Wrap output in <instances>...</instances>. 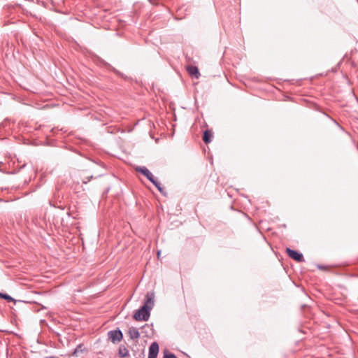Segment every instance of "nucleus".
Listing matches in <instances>:
<instances>
[{"mask_svg":"<svg viewBox=\"0 0 358 358\" xmlns=\"http://www.w3.org/2000/svg\"><path fill=\"white\" fill-rule=\"evenodd\" d=\"M150 316V310L146 306H142L139 310L134 313L133 317L136 321H148Z\"/></svg>","mask_w":358,"mask_h":358,"instance_id":"obj_1","label":"nucleus"},{"mask_svg":"<svg viewBox=\"0 0 358 358\" xmlns=\"http://www.w3.org/2000/svg\"><path fill=\"white\" fill-rule=\"evenodd\" d=\"M108 339L114 344L120 342L123 338L122 331L117 329L108 332Z\"/></svg>","mask_w":358,"mask_h":358,"instance_id":"obj_2","label":"nucleus"},{"mask_svg":"<svg viewBox=\"0 0 358 358\" xmlns=\"http://www.w3.org/2000/svg\"><path fill=\"white\" fill-rule=\"evenodd\" d=\"M286 252L289 257L296 260V262H304V258L303 257V255L301 253L299 252L298 251L292 250L289 248H287Z\"/></svg>","mask_w":358,"mask_h":358,"instance_id":"obj_3","label":"nucleus"},{"mask_svg":"<svg viewBox=\"0 0 358 358\" xmlns=\"http://www.w3.org/2000/svg\"><path fill=\"white\" fill-rule=\"evenodd\" d=\"M155 305V293L149 292L146 294L145 297V302L143 306H146L147 308L151 311Z\"/></svg>","mask_w":358,"mask_h":358,"instance_id":"obj_4","label":"nucleus"},{"mask_svg":"<svg viewBox=\"0 0 358 358\" xmlns=\"http://www.w3.org/2000/svg\"><path fill=\"white\" fill-rule=\"evenodd\" d=\"M136 171L143 174L150 181H152L155 178L152 173L145 166H138Z\"/></svg>","mask_w":358,"mask_h":358,"instance_id":"obj_5","label":"nucleus"},{"mask_svg":"<svg viewBox=\"0 0 358 358\" xmlns=\"http://www.w3.org/2000/svg\"><path fill=\"white\" fill-rule=\"evenodd\" d=\"M159 352V345L157 342H153L149 348L148 358H157Z\"/></svg>","mask_w":358,"mask_h":358,"instance_id":"obj_6","label":"nucleus"},{"mask_svg":"<svg viewBox=\"0 0 358 358\" xmlns=\"http://www.w3.org/2000/svg\"><path fill=\"white\" fill-rule=\"evenodd\" d=\"M186 69L189 74L194 78H199L200 76L199 69L196 66L189 65L186 67Z\"/></svg>","mask_w":358,"mask_h":358,"instance_id":"obj_7","label":"nucleus"},{"mask_svg":"<svg viewBox=\"0 0 358 358\" xmlns=\"http://www.w3.org/2000/svg\"><path fill=\"white\" fill-rule=\"evenodd\" d=\"M128 334L131 339L137 340L140 337V333L137 328L131 327L128 330Z\"/></svg>","mask_w":358,"mask_h":358,"instance_id":"obj_8","label":"nucleus"},{"mask_svg":"<svg viewBox=\"0 0 358 358\" xmlns=\"http://www.w3.org/2000/svg\"><path fill=\"white\" fill-rule=\"evenodd\" d=\"M212 138H213V134H212V132L210 131H209V130H206L204 131V133H203V141L206 143H209L210 142H211Z\"/></svg>","mask_w":358,"mask_h":358,"instance_id":"obj_9","label":"nucleus"},{"mask_svg":"<svg viewBox=\"0 0 358 358\" xmlns=\"http://www.w3.org/2000/svg\"><path fill=\"white\" fill-rule=\"evenodd\" d=\"M118 355L120 357H127L129 355V350L124 345H120L118 350Z\"/></svg>","mask_w":358,"mask_h":358,"instance_id":"obj_10","label":"nucleus"},{"mask_svg":"<svg viewBox=\"0 0 358 358\" xmlns=\"http://www.w3.org/2000/svg\"><path fill=\"white\" fill-rule=\"evenodd\" d=\"M157 188V189L164 195H165V192L164 191V189L162 187L161 183L155 178H153L152 181H150Z\"/></svg>","mask_w":358,"mask_h":358,"instance_id":"obj_11","label":"nucleus"},{"mask_svg":"<svg viewBox=\"0 0 358 358\" xmlns=\"http://www.w3.org/2000/svg\"><path fill=\"white\" fill-rule=\"evenodd\" d=\"M0 299H3L8 302H12V301H15L13 297H11L10 295H8L7 294H4V293H1V292H0Z\"/></svg>","mask_w":358,"mask_h":358,"instance_id":"obj_12","label":"nucleus"},{"mask_svg":"<svg viewBox=\"0 0 358 358\" xmlns=\"http://www.w3.org/2000/svg\"><path fill=\"white\" fill-rule=\"evenodd\" d=\"M164 358H177V357L173 353H170L167 350H165L164 352Z\"/></svg>","mask_w":358,"mask_h":358,"instance_id":"obj_13","label":"nucleus"},{"mask_svg":"<svg viewBox=\"0 0 358 358\" xmlns=\"http://www.w3.org/2000/svg\"><path fill=\"white\" fill-rule=\"evenodd\" d=\"M93 178V176H87L85 179L83 180V183L87 184L88 182L90 181V180Z\"/></svg>","mask_w":358,"mask_h":358,"instance_id":"obj_14","label":"nucleus"}]
</instances>
